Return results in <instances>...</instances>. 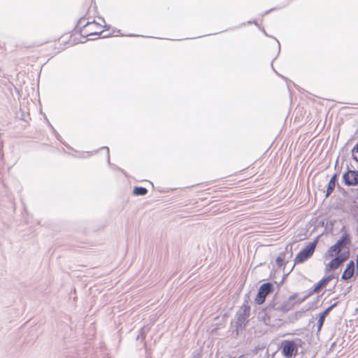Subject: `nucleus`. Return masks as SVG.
<instances>
[{
  "mask_svg": "<svg viewBox=\"0 0 358 358\" xmlns=\"http://www.w3.org/2000/svg\"><path fill=\"white\" fill-rule=\"evenodd\" d=\"M350 244V236L347 231H345L340 239L331 245L324 255L325 260L331 259L325 266L326 272L337 269L348 259L350 251L348 246Z\"/></svg>",
  "mask_w": 358,
  "mask_h": 358,
  "instance_id": "nucleus-1",
  "label": "nucleus"
},
{
  "mask_svg": "<svg viewBox=\"0 0 358 358\" xmlns=\"http://www.w3.org/2000/svg\"><path fill=\"white\" fill-rule=\"evenodd\" d=\"M106 22L103 19L99 18L97 20L87 22L80 29V35L83 37L99 36L106 29Z\"/></svg>",
  "mask_w": 358,
  "mask_h": 358,
  "instance_id": "nucleus-2",
  "label": "nucleus"
},
{
  "mask_svg": "<svg viewBox=\"0 0 358 358\" xmlns=\"http://www.w3.org/2000/svg\"><path fill=\"white\" fill-rule=\"evenodd\" d=\"M317 239L313 242L309 243L302 250H301L294 258V264H302L309 258H310L317 246Z\"/></svg>",
  "mask_w": 358,
  "mask_h": 358,
  "instance_id": "nucleus-3",
  "label": "nucleus"
},
{
  "mask_svg": "<svg viewBox=\"0 0 358 358\" xmlns=\"http://www.w3.org/2000/svg\"><path fill=\"white\" fill-rule=\"evenodd\" d=\"M280 349L285 358H291L296 355L298 345L295 341L285 340L281 342Z\"/></svg>",
  "mask_w": 358,
  "mask_h": 358,
  "instance_id": "nucleus-4",
  "label": "nucleus"
},
{
  "mask_svg": "<svg viewBox=\"0 0 358 358\" xmlns=\"http://www.w3.org/2000/svg\"><path fill=\"white\" fill-rule=\"evenodd\" d=\"M273 285L271 282H266L262 284L258 290L257 294L255 298V301L257 304L261 305L264 303L266 297L273 292Z\"/></svg>",
  "mask_w": 358,
  "mask_h": 358,
  "instance_id": "nucleus-5",
  "label": "nucleus"
},
{
  "mask_svg": "<svg viewBox=\"0 0 358 358\" xmlns=\"http://www.w3.org/2000/svg\"><path fill=\"white\" fill-rule=\"evenodd\" d=\"M343 180L347 185H356L358 184V171H348L343 175Z\"/></svg>",
  "mask_w": 358,
  "mask_h": 358,
  "instance_id": "nucleus-6",
  "label": "nucleus"
},
{
  "mask_svg": "<svg viewBox=\"0 0 358 358\" xmlns=\"http://www.w3.org/2000/svg\"><path fill=\"white\" fill-rule=\"evenodd\" d=\"M355 273V263L353 261H350L348 264L347 267L342 274V279L345 280H350L354 275Z\"/></svg>",
  "mask_w": 358,
  "mask_h": 358,
  "instance_id": "nucleus-7",
  "label": "nucleus"
},
{
  "mask_svg": "<svg viewBox=\"0 0 358 358\" xmlns=\"http://www.w3.org/2000/svg\"><path fill=\"white\" fill-rule=\"evenodd\" d=\"M330 280H331L330 277H325V278H322V280H320L315 285V286L313 289V292L319 293L323 287H326V285H327V283L329 282Z\"/></svg>",
  "mask_w": 358,
  "mask_h": 358,
  "instance_id": "nucleus-8",
  "label": "nucleus"
},
{
  "mask_svg": "<svg viewBox=\"0 0 358 358\" xmlns=\"http://www.w3.org/2000/svg\"><path fill=\"white\" fill-rule=\"evenodd\" d=\"M336 177H337L336 175H334L330 179L329 184H328L327 189V196H328L330 194H331V192L334 189V188L336 187Z\"/></svg>",
  "mask_w": 358,
  "mask_h": 358,
  "instance_id": "nucleus-9",
  "label": "nucleus"
},
{
  "mask_svg": "<svg viewBox=\"0 0 358 358\" xmlns=\"http://www.w3.org/2000/svg\"><path fill=\"white\" fill-rule=\"evenodd\" d=\"M148 193V189L142 187H136L134 189L133 194L136 196H143Z\"/></svg>",
  "mask_w": 358,
  "mask_h": 358,
  "instance_id": "nucleus-10",
  "label": "nucleus"
},
{
  "mask_svg": "<svg viewBox=\"0 0 358 358\" xmlns=\"http://www.w3.org/2000/svg\"><path fill=\"white\" fill-rule=\"evenodd\" d=\"M275 263L278 267H282L285 266V255H280L278 256L275 259Z\"/></svg>",
  "mask_w": 358,
  "mask_h": 358,
  "instance_id": "nucleus-11",
  "label": "nucleus"
},
{
  "mask_svg": "<svg viewBox=\"0 0 358 358\" xmlns=\"http://www.w3.org/2000/svg\"><path fill=\"white\" fill-rule=\"evenodd\" d=\"M324 315H320L318 321H317V330L318 331H320L323 324H324Z\"/></svg>",
  "mask_w": 358,
  "mask_h": 358,
  "instance_id": "nucleus-12",
  "label": "nucleus"
},
{
  "mask_svg": "<svg viewBox=\"0 0 358 358\" xmlns=\"http://www.w3.org/2000/svg\"><path fill=\"white\" fill-rule=\"evenodd\" d=\"M334 306V305L329 307L326 310H324L320 315H324V318L328 315L329 312L331 310V308Z\"/></svg>",
  "mask_w": 358,
  "mask_h": 358,
  "instance_id": "nucleus-13",
  "label": "nucleus"
},
{
  "mask_svg": "<svg viewBox=\"0 0 358 358\" xmlns=\"http://www.w3.org/2000/svg\"><path fill=\"white\" fill-rule=\"evenodd\" d=\"M353 150H356L358 152V143L356 144Z\"/></svg>",
  "mask_w": 358,
  "mask_h": 358,
  "instance_id": "nucleus-14",
  "label": "nucleus"
},
{
  "mask_svg": "<svg viewBox=\"0 0 358 358\" xmlns=\"http://www.w3.org/2000/svg\"><path fill=\"white\" fill-rule=\"evenodd\" d=\"M356 262H357V271L358 272V258L356 259Z\"/></svg>",
  "mask_w": 358,
  "mask_h": 358,
  "instance_id": "nucleus-15",
  "label": "nucleus"
},
{
  "mask_svg": "<svg viewBox=\"0 0 358 358\" xmlns=\"http://www.w3.org/2000/svg\"><path fill=\"white\" fill-rule=\"evenodd\" d=\"M238 358H244L243 355L238 357Z\"/></svg>",
  "mask_w": 358,
  "mask_h": 358,
  "instance_id": "nucleus-16",
  "label": "nucleus"
},
{
  "mask_svg": "<svg viewBox=\"0 0 358 358\" xmlns=\"http://www.w3.org/2000/svg\"><path fill=\"white\" fill-rule=\"evenodd\" d=\"M88 1H89L90 2H92V1H93V0H88Z\"/></svg>",
  "mask_w": 358,
  "mask_h": 358,
  "instance_id": "nucleus-17",
  "label": "nucleus"
},
{
  "mask_svg": "<svg viewBox=\"0 0 358 358\" xmlns=\"http://www.w3.org/2000/svg\"><path fill=\"white\" fill-rule=\"evenodd\" d=\"M230 358H233V357H230Z\"/></svg>",
  "mask_w": 358,
  "mask_h": 358,
  "instance_id": "nucleus-18",
  "label": "nucleus"
}]
</instances>
